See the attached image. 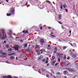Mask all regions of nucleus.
Segmentation results:
<instances>
[{
  "label": "nucleus",
  "mask_w": 78,
  "mask_h": 78,
  "mask_svg": "<svg viewBox=\"0 0 78 78\" xmlns=\"http://www.w3.org/2000/svg\"><path fill=\"white\" fill-rule=\"evenodd\" d=\"M5 31V30L1 29L0 30V39L3 40V39H6L7 38V36L6 35L4 34V32Z\"/></svg>",
  "instance_id": "f257e3e1"
},
{
  "label": "nucleus",
  "mask_w": 78,
  "mask_h": 78,
  "mask_svg": "<svg viewBox=\"0 0 78 78\" xmlns=\"http://www.w3.org/2000/svg\"><path fill=\"white\" fill-rule=\"evenodd\" d=\"M19 45L16 46V47H14L13 48L16 51H18V49H19Z\"/></svg>",
  "instance_id": "f03ea898"
},
{
  "label": "nucleus",
  "mask_w": 78,
  "mask_h": 78,
  "mask_svg": "<svg viewBox=\"0 0 78 78\" xmlns=\"http://www.w3.org/2000/svg\"><path fill=\"white\" fill-rule=\"evenodd\" d=\"M9 33H8V36H11V33H12V30H9Z\"/></svg>",
  "instance_id": "7ed1b4c3"
},
{
  "label": "nucleus",
  "mask_w": 78,
  "mask_h": 78,
  "mask_svg": "<svg viewBox=\"0 0 78 78\" xmlns=\"http://www.w3.org/2000/svg\"><path fill=\"white\" fill-rule=\"evenodd\" d=\"M11 10H12L11 12V13L12 14H14V9H11Z\"/></svg>",
  "instance_id": "20e7f679"
},
{
  "label": "nucleus",
  "mask_w": 78,
  "mask_h": 78,
  "mask_svg": "<svg viewBox=\"0 0 78 78\" xmlns=\"http://www.w3.org/2000/svg\"><path fill=\"white\" fill-rule=\"evenodd\" d=\"M61 17H62V15H60L58 16V20H60L61 19Z\"/></svg>",
  "instance_id": "39448f33"
},
{
  "label": "nucleus",
  "mask_w": 78,
  "mask_h": 78,
  "mask_svg": "<svg viewBox=\"0 0 78 78\" xmlns=\"http://www.w3.org/2000/svg\"><path fill=\"white\" fill-rule=\"evenodd\" d=\"M23 33H25V34H26V33H28V30H26L23 31Z\"/></svg>",
  "instance_id": "423d86ee"
},
{
  "label": "nucleus",
  "mask_w": 78,
  "mask_h": 78,
  "mask_svg": "<svg viewBox=\"0 0 78 78\" xmlns=\"http://www.w3.org/2000/svg\"><path fill=\"white\" fill-rule=\"evenodd\" d=\"M74 71H75V70H74V69L70 68L69 72H74Z\"/></svg>",
  "instance_id": "0eeeda50"
},
{
  "label": "nucleus",
  "mask_w": 78,
  "mask_h": 78,
  "mask_svg": "<svg viewBox=\"0 0 78 78\" xmlns=\"http://www.w3.org/2000/svg\"><path fill=\"white\" fill-rule=\"evenodd\" d=\"M72 57L73 58V59H75V58H76V55H74Z\"/></svg>",
  "instance_id": "6e6552de"
},
{
  "label": "nucleus",
  "mask_w": 78,
  "mask_h": 78,
  "mask_svg": "<svg viewBox=\"0 0 78 78\" xmlns=\"http://www.w3.org/2000/svg\"><path fill=\"white\" fill-rule=\"evenodd\" d=\"M36 51L37 52V53L38 54V55H40L41 53H40V52L38 51V50H36Z\"/></svg>",
  "instance_id": "1a4fd4ad"
},
{
  "label": "nucleus",
  "mask_w": 78,
  "mask_h": 78,
  "mask_svg": "<svg viewBox=\"0 0 78 78\" xmlns=\"http://www.w3.org/2000/svg\"><path fill=\"white\" fill-rule=\"evenodd\" d=\"M10 59H15V57L14 56H12L10 58Z\"/></svg>",
  "instance_id": "9d476101"
},
{
  "label": "nucleus",
  "mask_w": 78,
  "mask_h": 78,
  "mask_svg": "<svg viewBox=\"0 0 78 78\" xmlns=\"http://www.w3.org/2000/svg\"><path fill=\"white\" fill-rule=\"evenodd\" d=\"M64 73L65 75H66L68 73V72L67 71H64Z\"/></svg>",
  "instance_id": "9b49d317"
},
{
  "label": "nucleus",
  "mask_w": 78,
  "mask_h": 78,
  "mask_svg": "<svg viewBox=\"0 0 78 78\" xmlns=\"http://www.w3.org/2000/svg\"><path fill=\"white\" fill-rule=\"evenodd\" d=\"M27 44H24L23 45V46H24V48H26V47H27Z\"/></svg>",
  "instance_id": "f8f14e48"
},
{
  "label": "nucleus",
  "mask_w": 78,
  "mask_h": 78,
  "mask_svg": "<svg viewBox=\"0 0 78 78\" xmlns=\"http://www.w3.org/2000/svg\"><path fill=\"white\" fill-rule=\"evenodd\" d=\"M44 42V40L43 39H42L41 41V44H43Z\"/></svg>",
  "instance_id": "ddd939ff"
},
{
  "label": "nucleus",
  "mask_w": 78,
  "mask_h": 78,
  "mask_svg": "<svg viewBox=\"0 0 78 78\" xmlns=\"http://www.w3.org/2000/svg\"><path fill=\"white\" fill-rule=\"evenodd\" d=\"M45 49H41L40 50V51H42L43 52H44V51H45Z\"/></svg>",
  "instance_id": "4468645a"
},
{
  "label": "nucleus",
  "mask_w": 78,
  "mask_h": 78,
  "mask_svg": "<svg viewBox=\"0 0 78 78\" xmlns=\"http://www.w3.org/2000/svg\"><path fill=\"white\" fill-rule=\"evenodd\" d=\"M63 7L64 8H67V5L66 4H64Z\"/></svg>",
  "instance_id": "2eb2a0df"
},
{
  "label": "nucleus",
  "mask_w": 78,
  "mask_h": 78,
  "mask_svg": "<svg viewBox=\"0 0 78 78\" xmlns=\"http://www.w3.org/2000/svg\"><path fill=\"white\" fill-rule=\"evenodd\" d=\"M66 58H67L66 57V55H64L63 59L65 60V59H66Z\"/></svg>",
  "instance_id": "dca6fc26"
},
{
  "label": "nucleus",
  "mask_w": 78,
  "mask_h": 78,
  "mask_svg": "<svg viewBox=\"0 0 78 78\" xmlns=\"http://www.w3.org/2000/svg\"><path fill=\"white\" fill-rule=\"evenodd\" d=\"M67 48V47L66 46L63 47V50H65V49H66V48Z\"/></svg>",
  "instance_id": "f3484780"
},
{
  "label": "nucleus",
  "mask_w": 78,
  "mask_h": 78,
  "mask_svg": "<svg viewBox=\"0 0 78 78\" xmlns=\"http://www.w3.org/2000/svg\"><path fill=\"white\" fill-rule=\"evenodd\" d=\"M52 60H54V59H55V56H53L52 57Z\"/></svg>",
  "instance_id": "a211bd4d"
},
{
  "label": "nucleus",
  "mask_w": 78,
  "mask_h": 78,
  "mask_svg": "<svg viewBox=\"0 0 78 78\" xmlns=\"http://www.w3.org/2000/svg\"><path fill=\"white\" fill-rule=\"evenodd\" d=\"M6 78H12V77L10 76H8V77Z\"/></svg>",
  "instance_id": "6ab92c4d"
},
{
  "label": "nucleus",
  "mask_w": 78,
  "mask_h": 78,
  "mask_svg": "<svg viewBox=\"0 0 78 78\" xmlns=\"http://www.w3.org/2000/svg\"><path fill=\"white\" fill-rule=\"evenodd\" d=\"M11 16V14L10 13H9V14H7V16Z\"/></svg>",
  "instance_id": "aec40b11"
},
{
  "label": "nucleus",
  "mask_w": 78,
  "mask_h": 78,
  "mask_svg": "<svg viewBox=\"0 0 78 78\" xmlns=\"http://www.w3.org/2000/svg\"><path fill=\"white\" fill-rule=\"evenodd\" d=\"M14 55V54H8L9 56H12V55Z\"/></svg>",
  "instance_id": "412c9836"
},
{
  "label": "nucleus",
  "mask_w": 78,
  "mask_h": 78,
  "mask_svg": "<svg viewBox=\"0 0 78 78\" xmlns=\"http://www.w3.org/2000/svg\"><path fill=\"white\" fill-rule=\"evenodd\" d=\"M42 72H45V69H44V68H42Z\"/></svg>",
  "instance_id": "4be33fe9"
},
{
  "label": "nucleus",
  "mask_w": 78,
  "mask_h": 78,
  "mask_svg": "<svg viewBox=\"0 0 78 78\" xmlns=\"http://www.w3.org/2000/svg\"><path fill=\"white\" fill-rule=\"evenodd\" d=\"M73 52H74V54H76V51L75 50H73Z\"/></svg>",
  "instance_id": "5701e85b"
},
{
  "label": "nucleus",
  "mask_w": 78,
  "mask_h": 78,
  "mask_svg": "<svg viewBox=\"0 0 78 78\" xmlns=\"http://www.w3.org/2000/svg\"><path fill=\"white\" fill-rule=\"evenodd\" d=\"M6 47L7 48H9V45L8 44H6Z\"/></svg>",
  "instance_id": "b1692460"
},
{
  "label": "nucleus",
  "mask_w": 78,
  "mask_h": 78,
  "mask_svg": "<svg viewBox=\"0 0 78 78\" xmlns=\"http://www.w3.org/2000/svg\"><path fill=\"white\" fill-rule=\"evenodd\" d=\"M65 11L66 12H68V10H67V9H65Z\"/></svg>",
  "instance_id": "393cba45"
},
{
  "label": "nucleus",
  "mask_w": 78,
  "mask_h": 78,
  "mask_svg": "<svg viewBox=\"0 0 78 78\" xmlns=\"http://www.w3.org/2000/svg\"><path fill=\"white\" fill-rule=\"evenodd\" d=\"M70 68H66V70H68V71H70Z\"/></svg>",
  "instance_id": "a878e982"
},
{
  "label": "nucleus",
  "mask_w": 78,
  "mask_h": 78,
  "mask_svg": "<svg viewBox=\"0 0 78 78\" xmlns=\"http://www.w3.org/2000/svg\"><path fill=\"white\" fill-rule=\"evenodd\" d=\"M52 64H53V65H54V64H55V61H53L52 62Z\"/></svg>",
  "instance_id": "bb28decb"
},
{
  "label": "nucleus",
  "mask_w": 78,
  "mask_h": 78,
  "mask_svg": "<svg viewBox=\"0 0 78 78\" xmlns=\"http://www.w3.org/2000/svg\"><path fill=\"white\" fill-rule=\"evenodd\" d=\"M60 60H61V59H60V58H58V62H60Z\"/></svg>",
  "instance_id": "cd10ccee"
},
{
  "label": "nucleus",
  "mask_w": 78,
  "mask_h": 78,
  "mask_svg": "<svg viewBox=\"0 0 78 78\" xmlns=\"http://www.w3.org/2000/svg\"><path fill=\"white\" fill-rule=\"evenodd\" d=\"M8 62V61H6L5 62H6V63H7V64H10V63H9V62Z\"/></svg>",
  "instance_id": "c85d7f7f"
},
{
  "label": "nucleus",
  "mask_w": 78,
  "mask_h": 78,
  "mask_svg": "<svg viewBox=\"0 0 78 78\" xmlns=\"http://www.w3.org/2000/svg\"><path fill=\"white\" fill-rule=\"evenodd\" d=\"M42 62H45V61H46L45 59H44L42 60Z\"/></svg>",
  "instance_id": "c756f323"
},
{
  "label": "nucleus",
  "mask_w": 78,
  "mask_h": 78,
  "mask_svg": "<svg viewBox=\"0 0 78 78\" xmlns=\"http://www.w3.org/2000/svg\"><path fill=\"white\" fill-rule=\"evenodd\" d=\"M47 49L50 50H51V49L50 48L48 47L47 48Z\"/></svg>",
  "instance_id": "7c9ffc66"
},
{
  "label": "nucleus",
  "mask_w": 78,
  "mask_h": 78,
  "mask_svg": "<svg viewBox=\"0 0 78 78\" xmlns=\"http://www.w3.org/2000/svg\"><path fill=\"white\" fill-rule=\"evenodd\" d=\"M51 37H55V36L54 35H51Z\"/></svg>",
  "instance_id": "2f4dec72"
},
{
  "label": "nucleus",
  "mask_w": 78,
  "mask_h": 78,
  "mask_svg": "<svg viewBox=\"0 0 78 78\" xmlns=\"http://www.w3.org/2000/svg\"><path fill=\"white\" fill-rule=\"evenodd\" d=\"M30 50V49H28L26 50V51H28Z\"/></svg>",
  "instance_id": "473e14b6"
},
{
  "label": "nucleus",
  "mask_w": 78,
  "mask_h": 78,
  "mask_svg": "<svg viewBox=\"0 0 78 78\" xmlns=\"http://www.w3.org/2000/svg\"><path fill=\"white\" fill-rule=\"evenodd\" d=\"M8 51H11V48H10L8 50Z\"/></svg>",
  "instance_id": "72a5a7b5"
},
{
  "label": "nucleus",
  "mask_w": 78,
  "mask_h": 78,
  "mask_svg": "<svg viewBox=\"0 0 78 78\" xmlns=\"http://www.w3.org/2000/svg\"><path fill=\"white\" fill-rule=\"evenodd\" d=\"M3 52V51L2 50H0V53H2Z\"/></svg>",
  "instance_id": "f704fd0d"
},
{
  "label": "nucleus",
  "mask_w": 78,
  "mask_h": 78,
  "mask_svg": "<svg viewBox=\"0 0 78 78\" xmlns=\"http://www.w3.org/2000/svg\"><path fill=\"white\" fill-rule=\"evenodd\" d=\"M52 73H54V71H53V70H51V71Z\"/></svg>",
  "instance_id": "c9c22d12"
},
{
  "label": "nucleus",
  "mask_w": 78,
  "mask_h": 78,
  "mask_svg": "<svg viewBox=\"0 0 78 78\" xmlns=\"http://www.w3.org/2000/svg\"><path fill=\"white\" fill-rule=\"evenodd\" d=\"M76 66L77 67H78V63H76Z\"/></svg>",
  "instance_id": "e433bc0d"
},
{
  "label": "nucleus",
  "mask_w": 78,
  "mask_h": 78,
  "mask_svg": "<svg viewBox=\"0 0 78 78\" xmlns=\"http://www.w3.org/2000/svg\"><path fill=\"white\" fill-rule=\"evenodd\" d=\"M61 9H62V5H61Z\"/></svg>",
  "instance_id": "4c0bfd02"
},
{
  "label": "nucleus",
  "mask_w": 78,
  "mask_h": 78,
  "mask_svg": "<svg viewBox=\"0 0 78 78\" xmlns=\"http://www.w3.org/2000/svg\"><path fill=\"white\" fill-rule=\"evenodd\" d=\"M69 59H70V57H68L67 58V59L69 60Z\"/></svg>",
  "instance_id": "58836bf2"
},
{
  "label": "nucleus",
  "mask_w": 78,
  "mask_h": 78,
  "mask_svg": "<svg viewBox=\"0 0 78 78\" xmlns=\"http://www.w3.org/2000/svg\"><path fill=\"white\" fill-rule=\"evenodd\" d=\"M46 2H47L48 3H51V2L50 1H46Z\"/></svg>",
  "instance_id": "ea45409f"
},
{
  "label": "nucleus",
  "mask_w": 78,
  "mask_h": 78,
  "mask_svg": "<svg viewBox=\"0 0 78 78\" xmlns=\"http://www.w3.org/2000/svg\"><path fill=\"white\" fill-rule=\"evenodd\" d=\"M28 5V2H26V5H25V6H26V5Z\"/></svg>",
  "instance_id": "a19ab883"
},
{
  "label": "nucleus",
  "mask_w": 78,
  "mask_h": 78,
  "mask_svg": "<svg viewBox=\"0 0 78 78\" xmlns=\"http://www.w3.org/2000/svg\"><path fill=\"white\" fill-rule=\"evenodd\" d=\"M38 72L39 73H41V71L40 70H39L38 71Z\"/></svg>",
  "instance_id": "79ce46f5"
},
{
  "label": "nucleus",
  "mask_w": 78,
  "mask_h": 78,
  "mask_svg": "<svg viewBox=\"0 0 78 78\" xmlns=\"http://www.w3.org/2000/svg\"><path fill=\"white\" fill-rule=\"evenodd\" d=\"M48 61H46V62H45V63L46 64H47V63H48Z\"/></svg>",
  "instance_id": "37998d69"
},
{
  "label": "nucleus",
  "mask_w": 78,
  "mask_h": 78,
  "mask_svg": "<svg viewBox=\"0 0 78 78\" xmlns=\"http://www.w3.org/2000/svg\"><path fill=\"white\" fill-rule=\"evenodd\" d=\"M58 63L55 64V66H57V65H58Z\"/></svg>",
  "instance_id": "c03bdc74"
},
{
  "label": "nucleus",
  "mask_w": 78,
  "mask_h": 78,
  "mask_svg": "<svg viewBox=\"0 0 78 78\" xmlns=\"http://www.w3.org/2000/svg\"><path fill=\"white\" fill-rule=\"evenodd\" d=\"M54 53H56V51H55L54 52Z\"/></svg>",
  "instance_id": "a18cd8bd"
},
{
  "label": "nucleus",
  "mask_w": 78,
  "mask_h": 78,
  "mask_svg": "<svg viewBox=\"0 0 78 78\" xmlns=\"http://www.w3.org/2000/svg\"><path fill=\"white\" fill-rule=\"evenodd\" d=\"M42 28H43L42 27H40L41 30H42Z\"/></svg>",
  "instance_id": "49530a36"
},
{
  "label": "nucleus",
  "mask_w": 78,
  "mask_h": 78,
  "mask_svg": "<svg viewBox=\"0 0 78 78\" xmlns=\"http://www.w3.org/2000/svg\"><path fill=\"white\" fill-rule=\"evenodd\" d=\"M57 75H60V73H57Z\"/></svg>",
  "instance_id": "de8ad7c7"
},
{
  "label": "nucleus",
  "mask_w": 78,
  "mask_h": 78,
  "mask_svg": "<svg viewBox=\"0 0 78 78\" xmlns=\"http://www.w3.org/2000/svg\"><path fill=\"white\" fill-rule=\"evenodd\" d=\"M58 23H59V24H62V23H61V22H58Z\"/></svg>",
  "instance_id": "09e8293b"
},
{
  "label": "nucleus",
  "mask_w": 78,
  "mask_h": 78,
  "mask_svg": "<svg viewBox=\"0 0 78 78\" xmlns=\"http://www.w3.org/2000/svg\"><path fill=\"white\" fill-rule=\"evenodd\" d=\"M46 77L48 78L49 77V76H48V75H46Z\"/></svg>",
  "instance_id": "8fccbe9b"
},
{
  "label": "nucleus",
  "mask_w": 78,
  "mask_h": 78,
  "mask_svg": "<svg viewBox=\"0 0 78 78\" xmlns=\"http://www.w3.org/2000/svg\"><path fill=\"white\" fill-rule=\"evenodd\" d=\"M71 30L69 31V34H71Z\"/></svg>",
  "instance_id": "3c124183"
},
{
  "label": "nucleus",
  "mask_w": 78,
  "mask_h": 78,
  "mask_svg": "<svg viewBox=\"0 0 78 78\" xmlns=\"http://www.w3.org/2000/svg\"><path fill=\"white\" fill-rule=\"evenodd\" d=\"M3 55H6V53H3Z\"/></svg>",
  "instance_id": "603ef678"
},
{
  "label": "nucleus",
  "mask_w": 78,
  "mask_h": 78,
  "mask_svg": "<svg viewBox=\"0 0 78 78\" xmlns=\"http://www.w3.org/2000/svg\"><path fill=\"white\" fill-rule=\"evenodd\" d=\"M69 64H70V63H69L67 64V66H68V65H69Z\"/></svg>",
  "instance_id": "864d4df0"
},
{
  "label": "nucleus",
  "mask_w": 78,
  "mask_h": 78,
  "mask_svg": "<svg viewBox=\"0 0 78 78\" xmlns=\"http://www.w3.org/2000/svg\"><path fill=\"white\" fill-rule=\"evenodd\" d=\"M48 28L49 29H50L51 28V27H48Z\"/></svg>",
  "instance_id": "5fc2aeb1"
},
{
  "label": "nucleus",
  "mask_w": 78,
  "mask_h": 78,
  "mask_svg": "<svg viewBox=\"0 0 78 78\" xmlns=\"http://www.w3.org/2000/svg\"><path fill=\"white\" fill-rule=\"evenodd\" d=\"M59 49H61V47H59Z\"/></svg>",
  "instance_id": "6e6d98bb"
},
{
  "label": "nucleus",
  "mask_w": 78,
  "mask_h": 78,
  "mask_svg": "<svg viewBox=\"0 0 78 78\" xmlns=\"http://www.w3.org/2000/svg\"><path fill=\"white\" fill-rule=\"evenodd\" d=\"M6 41H4V43H5V44H6Z\"/></svg>",
  "instance_id": "4d7b16f0"
},
{
  "label": "nucleus",
  "mask_w": 78,
  "mask_h": 78,
  "mask_svg": "<svg viewBox=\"0 0 78 78\" xmlns=\"http://www.w3.org/2000/svg\"><path fill=\"white\" fill-rule=\"evenodd\" d=\"M24 41V40H21L20 41L21 42H22V41Z\"/></svg>",
  "instance_id": "13d9d810"
},
{
  "label": "nucleus",
  "mask_w": 78,
  "mask_h": 78,
  "mask_svg": "<svg viewBox=\"0 0 78 78\" xmlns=\"http://www.w3.org/2000/svg\"><path fill=\"white\" fill-rule=\"evenodd\" d=\"M47 66H49V64H47Z\"/></svg>",
  "instance_id": "bf43d9fd"
},
{
  "label": "nucleus",
  "mask_w": 78,
  "mask_h": 78,
  "mask_svg": "<svg viewBox=\"0 0 78 78\" xmlns=\"http://www.w3.org/2000/svg\"><path fill=\"white\" fill-rule=\"evenodd\" d=\"M70 44H71V46H72V47H73V45H72L71 43H70Z\"/></svg>",
  "instance_id": "052dcab7"
},
{
  "label": "nucleus",
  "mask_w": 78,
  "mask_h": 78,
  "mask_svg": "<svg viewBox=\"0 0 78 78\" xmlns=\"http://www.w3.org/2000/svg\"><path fill=\"white\" fill-rule=\"evenodd\" d=\"M58 41H59V42H61V41L60 40H58Z\"/></svg>",
  "instance_id": "680f3d73"
},
{
  "label": "nucleus",
  "mask_w": 78,
  "mask_h": 78,
  "mask_svg": "<svg viewBox=\"0 0 78 78\" xmlns=\"http://www.w3.org/2000/svg\"><path fill=\"white\" fill-rule=\"evenodd\" d=\"M48 47H50V45H48Z\"/></svg>",
  "instance_id": "e2e57ef3"
},
{
  "label": "nucleus",
  "mask_w": 78,
  "mask_h": 78,
  "mask_svg": "<svg viewBox=\"0 0 78 78\" xmlns=\"http://www.w3.org/2000/svg\"><path fill=\"white\" fill-rule=\"evenodd\" d=\"M53 31H56V30H54V29H53Z\"/></svg>",
  "instance_id": "0e129e2a"
},
{
  "label": "nucleus",
  "mask_w": 78,
  "mask_h": 78,
  "mask_svg": "<svg viewBox=\"0 0 78 78\" xmlns=\"http://www.w3.org/2000/svg\"><path fill=\"white\" fill-rule=\"evenodd\" d=\"M46 59H47V60H48V58H47Z\"/></svg>",
  "instance_id": "69168bd1"
},
{
  "label": "nucleus",
  "mask_w": 78,
  "mask_h": 78,
  "mask_svg": "<svg viewBox=\"0 0 78 78\" xmlns=\"http://www.w3.org/2000/svg\"><path fill=\"white\" fill-rule=\"evenodd\" d=\"M6 1L7 2H8V0H6Z\"/></svg>",
  "instance_id": "338daca9"
},
{
  "label": "nucleus",
  "mask_w": 78,
  "mask_h": 78,
  "mask_svg": "<svg viewBox=\"0 0 78 78\" xmlns=\"http://www.w3.org/2000/svg\"><path fill=\"white\" fill-rule=\"evenodd\" d=\"M64 78H67V77H66V76H64Z\"/></svg>",
  "instance_id": "774afa93"
}]
</instances>
